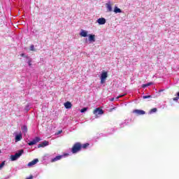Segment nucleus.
<instances>
[{
	"label": "nucleus",
	"instance_id": "obj_25",
	"mask_svg": "<svg viewBox=\"0 0 179 179\" xmlns=\"http://www.w3.org/2000/svg\"><path fill=\"white\" fill-rule=\"evenodd\" d=\"M28 65H29V66H31V59H29V60H28Z\"/></svg>",
	"mask_w": 179,
	"mask_h": 179
},
{
	"label": "nucleus",
	"instance_id": "obj_19",
	"mask_svg": "<svg viewBox=\"0 0 179 179\" xmlns=\"http://www.w3.org/2000/svg\"><path fill=\"white\" fill-rule=\"evenodd\" d=\"M3 166H5V161L2 162L1 164H0V170L3 168Z\"/></svg>",
	"mask_w": 179,
	"mask_h": 179
},
{
	"label": "nucleus",
	"instance_id": "obj_8",
	"mask_svg": "<svg viewBox=\"0 0 179 179\" xmlns=\"http://www.w3.org/2000/svg\"><path fill=\"white\" fill-rule=\"evenodd\" d=\"M89 41H90V43H94V41H96V35L94 34H89Z\"/></svg>",
	"mask_w": 179,
	"mask_h": 179
},
{
	"label": "nucleus",
	"instance_id": "obj_9",
	"mask_svg": "<svg viewBox=\"0 0 179 179\" xmlns=\"http://www.w3.org/2000/svg\"><path fill=\"white\" fill-rule=\"evenodd\" d=\"M37 163H38V159H35L34 160H32L31 162H30L27 166L29 167H31V166H34V164H37Z\"/></svg>",
	"mask_w": 179,
	"mask_h": 179
},
{
	"label": "nucleus",
	"instance_id": "obj_1",
	"mask_svg": "<svg viewBox=\"0 0 179 179\" xmlns=\"http://www.w3.org/2000/svg\"><path fill=\"white\" fill-rule=\"evenodd\" d=\"M80 150H82V144L80 143H76L71 148V152L73 154L78 153Z\"/></svg>",
	"mask_w": 179,
	"mask_h": 179
},
{
	"label": "nucleus",
	"instance_id": "obj_27",
	"mask_svg": "<svg viewBox=\"0 0 179 179\" xmlns=\"http://www.w3.org/2000/svg\"><path fill=\"white\" fill-rule=\"evenodd\" d=\"M179 97L176 96L175 98H173L174 101H177V100H178Z\"/></svg>",
	"mask_w": 179,
	"mask_h": 179
},
{
	"label": "nucleus",
	"instance_id": "obj_18",
	"mask_svg": "<svg viewBox=\"0 0 179 179\" xmlns=\"http://www.w3.org/2000/svg\"><path fill=\"white\" fill-rule=\"evenodd\" d=\"M157 111V108H154L150 110V114H153V113H156Z\"/></svg>",
	"mask_w": 179,
	"mask_h": 179
},
{
	"label": "nucleus",
	"instance_id": "obj_6",
	"mask_svg": "<svg viewBox=\"0 0 179 179\" xmlns=\"http://www.w3.org/2000/svg\"><path fill=\"white\" fill-rule=\"evenodd\" d=\"M133 113L134 114H137V115H144V114H146V112H145V110L138 109L133 110Z\"/></svg>",
	"mask_w": 179,
	"mask_h": 179
},
{
	"label": "nucleus",
	"instance_id": "obj_2",
	"mask_svg": "<svg viewBox=\"0 0 179 179\" xmlns=\"http://www.w3.org/2000/svg\"><path fill=\"white\" fill-rule=\"evenodd\" d=\"M23 153H24V150H20L15 155H10L11 162H15V160H17V159H19V157H20V156H22Z\"/></svg>",
	"mask_w": 179,
	"mask_h": 179
},
{
	"label": "nucleus",
	"instance_id": "obj_24",
	"mask_svg": "<svg viewBox=\"0 0 179 179\" xmlns=\"http://www.w3.org/2000/svg\"><path fill=\"white\" fill-rule=\"evenodd\" d=\"M152 97V96H150V95H147V96H143V99H150Z\"/></svg>",
	"mask_w": 179,
	"mask_h": 179
},
{
	"label": "nucleus",
	"instance_id": "obj_3",
	"mask_svg": "<svg viewBox=\"0 0 179 179\" xmlns=\"http://www.w3.org/2000/svg\"><path fill=\"white\" fill-rule=\"evenodd\" d=\"M93 114H94V115H103L104 110L101 108H96L93 110Z\"/></svg>",
	"mask_w": 179,
	"mask_h": 179
},
{
	"label": "nucleus",
	"instance_id": "obj_12",
	"mask_svg": "<svg viewBox=\"0 0 179 179\" xmlns=\"http://www.w3.org/2000/svg\"><path fill=\"white\" fill-rule=\"evenodd\" d=\"M64 106L65 108H67V109L72 108V103L70 101H67L64 103Z\"/></svg>",
	"mask_w": 179,
	"mask_h": 179
},
{
	"label": "nucleus",
	"instance_id": "obj_23",
	"mask_svg": "<svg viewBox=\"0 0 179 179\" xmlns=\"http://www.w3.org/2000/svg\"><path fill=\"white\" fill-rule=\"evenodd\" d=\"M85 111H87V108H83L80 110V113H85Z\"/></svg>",
	"mask_w": 179,
	"mask_h": 179
},
{
	"label": "nucleus",
	"instance_id": "obj_7",
	"mask_svg": "<svg viewBox=\"0 0 179 179\" xmlns=\"http://www.w3.org/2000/svg\"><path fill=\"white\" fill-rule=\"evenodd\" d=\"M50 145V143L48 141H44L43 143L38 145V148H45V146H48Z\"/></svg>",
	"mask_w": 179,
	"mask_h": 179
},
{
	"label": "nucleus",
	"instance_id": "obj_32",
	"mask_svg": "<svg viewBox=\"0 0 179 179\" xmlns=\"http://www.w3.org/2000/svg\"><path fill=\"white\" fill-rule=\"evenodd\" d=\"M177 96L179 97V92L177 93Z\"/></svg>",
	"mask_w": 179,
	"mask_h": 179
},
{
	"label": "nucleus",
	"instance_id": "obj_30",
	"mask_svg": "<svg viewBox=\"0 0 179 179\" xmlns=\"http://www.w3.org/2000/svg\"><path fill=\"white\" fill-rule=\"evenodd\" d=\"M115 99V98H112L110 99V101H114Z\"/></svg>",
	"mask_w": 179,
	"mask_h": 179
},
{
	"label": "nucleus",
	"instance_id": "obj_28",
	"mask_svg": "<svg viewBox=\"0 0 179 179\" xmlns=\"http://www.w3.org/2000/svg\"><path fill=\"white\" fill-rule=\"evenodd\" d=\"M26 179H33V176H30L29 177L27 178Z\"/></svg>",
	"mask_w": 179,
	"mask_h": 179
},
{
	"label": "nucleus",
	"instance_id": "obj_29",
	"mask_svg": "<svg viewBox=\"0 0 179 179\" xmlns=\"http://www.w3.org/2000/svg\"><path fill=\"white\" fill-rule=\"evenodd\" d=\"M59 134H62V130L58 131L57 134L59 135Z\"/></svg>",
	"mask_w": 179,
	"mask_h": 179
},
{
	"label": "nucleus",
	"instance_id": "obj_13",
	"mask_svg": "<svg viewBox=\"0 0 179 179\" xmlns=\"http://www.w3.org/2000/svg\"><path fill=\"white\" fill-rule=\"evenodd\" d=\"M108 12H113V7L111 6V3H108L106 4Z\"/></svg>",
	"mask_w": 179,
	"mask_h": 179
},
{
	"label": "nucleus",
	"instance_id": "obj_33",
	"mask_svg": "<svg viewBox=\"0 0 179 179\" xmlns=\"http://www.w3.org/2000/svg\"><path fill=\"white\" fill-rule=\"evenodd\" d=\"M0 153H1V150H0Z\"/></svg>",
	"mask_w": 179,
	"mask_h": 179
},
{
	"label": "nucleus",
	"instance_id": "obj_16",
	"mask_svg": "<svg viewBox=\"0 0 179 179\" xmlns=\"http://www.w3.org/2000/svg\"><path fill=\"white\" fill-rule=\"evenodd\" d=\"M115 13H122V10H121L118 7L115 6L114 8Z\"/></svg>",
	"mask_w": 179,
	"mask_h": 179
},
{
	"label": "nucleus",
	"instance_id": "obj_22",
	"mask_svg": "<svg viewBox=\"0 0 179 179\" xmlns=\"http://www.w3.org/2000/svg\"><path fill=\"white\" fill-rule=\"evenodd\" d=\"M30 51H36V50L34 49V45H31L30 46Z\"/></svg>",
	"mask_w": 179,
	"mask_h": 179
},
{
	"label": "nucleus",
	"instance_id": "obj_10",
	"mask_svg": "<svg viewBox=\"0 0 179 179\" xmlns=\"http://www.w3.org/2000/svg\"><path fill=\"white\" fill-rule=\"evenodd\" d=\"M97 23L99 24H106V18L104 17H101L97 20Z\"/></svg>",
	"mask_w": 179,
	"mask_h": 179
},
{
	"label": "nucleus",
	"instance_id": "obj_4",
	"mask_svg": "<svg viewBox=\"0 0 179 179\" xmlns=\"http://www.w3.org/2000/svg\"><path fill=\"white\" fill-rule=\"evenodd\" d=\"M41 141V138L40 137H36L34 140L28 143L29 146H33V145H36L38 143V142H40Z\"/></svg>",
	"mask_w": 179,
	"mask_h": 179
},
{
	"label": "nucleus",
	"instance_id": "obj_31",
	"mask_svg": "<svg viewBox=\"0 0 179 179\" xmlns=\"http://www.w3.org/2000/svg\"><path fill=\"white\" fill-rule=\"evenodd\" d=\"M21 57H24V53L21 54Z\"/></svg>",
	"mask_w": 179,
	"mask_h": 179
},
{
	"label": "nucleus",
	"instance_id": "obj_21",
	"mask_svg": "<svg viewBox=\"0 0 179 179\" xmlns=\"http://www.w3.org/2000/svg\"><path fill=\"white\" fill-rule=\"evenodd\" d=\"M22 131H24V132H27V126H23V127H22Z\"/></svg>",
	"mask_w": 179,
	"mask_h": 179
},
{
	"label": "nucleus",
	"instance_id": "obj_14",
	"mask_svg": "<svg viewBox=\"0 0 179 179\" xmlns=\"http://www.w3.org/2000/svg\"><path fill=\"white\" fill-rule=\"evenodd\" d=\"M80 36L81 37H87V31L82 29L80 33Z\"/></svg>",
	"mask_w": 179,
	"mask_h": 179
},
{
	"label": "nucleus",
	"instance_id": "obj_20",
	"mask_svg": "<svg viewBox=\"0 0 179 179\" xmlns=\"http://www.w3.org/2000/svg\"><path fill=\"white\" fill-rule=\"evenodd\" d=\"M89 143H85L82 145V148H83V149H86V148H87V146H89Z\"/></svg>",
	"mask_w": 179,
	"mask_h": 179
},
{
	"label": "nucleus",
	"instance_id": "obj_17",
	"mask_svg": "<svg viewBox=\"0 0 179 179\" xmlns=\"http://www.w3.org/2000/svg\"><path fill=\"white\" fill-rule=\"evenodd\" d=\"M152 85H153V83H148L147 84L143 85L142 87H143V88L148 87V86H152Z\"/></svg>",
	"mask_w": 179,
	"mask_h": 179
},
{
	"label": "nucleus",
	"instance_id": "obj_5",
	"mask_svg": "<svg viewBox=\"0 0 179 179\" xmlns=\"http://www.w3.org/2000/svg\"><path fill=\"white\" fill-rule=\"evenodd\" d=\"M107 72L104 71L101 74V83L103 85L104 82H106V79H107Z\"/></svg>",
	"mask_w": 179,
	"mask_h": 179
},
{
	"label": "nucleus",
	"instance_id": "obj_11",
	"mask_svg": "<svg viewBox=\"0 0 179 179\" xmlns=\"http://www.w3.org/2000/svg\"><path fill=\"white\" fill-rule=\"evenodd\" d=\"M62 159V155H58L56 157L51 159V162L54 163L55 162H58V160H61Z\"/></svg>",
	"mask_w": 179,
	"mask_h": 179
},
{
	"label": "nucleus",
	"instance_id": "obj_15",
	"mask_svg": "<svg viewBox=\"0 0 179 179\" xmlns=\"http://www.w3.org/2000/svg\"><path fill=\"white\" fill-rule=\"evenodd\" d=\"M22 134H17L15 136V142H19V141H22Z\"/></svg>",
	"mask_w": 179,
	"mask_h": 179
},
{
	"label": "nucleus",
	"instance_id": "obj_26",
	"mask_svg": "<svg viewBox=\"0 0 179 179\" xmlns=\"http://www.w3.org/2000/svg\"><path fill=\"white\" fill-rule=\"evenodd\" d=\"M124 96H125V94L118 96L117 97H116V100H118V99H120L121 97H124Z\"/></svg>",
	"mask_w": 179,
	"mask_h": 179
}]
</instances>
